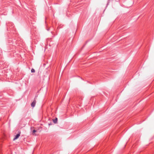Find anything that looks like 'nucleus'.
I'll return each mask as SVG.
<instances>
[{"mask_svg":"<svg viewBox=\"0 0 154 154\" xmlns=\"http://www.w3.org/2000/svg\"><path fill=\"white\" fill-rule=\"evenodd\" d=\"M20 133H19L18 134H16V135L15 136L14 138V139L13 140H14L16 139H17V138H19V136H20Z\"/></svg>","mask_w":154,"mask_h":154,"instance_id":"f257e3e1","label":"nucleus"},{"mask_svg":"<svg viewBox=\"0 0 154 154\" xmlns=\"http://www.w3.org/2000/svg\"><path fill=\"white\" fill-rule=\"evenodd\" d=\"M36 103V101L35 100H34L33 102L31 104V106L32 107H34L35 106Z\"/></svg>","mask_w":154,"mask_h":154,"instance_id":"f03ea898","label":"nucleus"},{"mask_svg":"<svg viewBox=\"0 0 154 154\" xmlns=\"http://www.w3.org/2000/svg\"><path fill=\"white\" fill-rule=\"evenodd\" d=\"M53 121L54 123H57V118H56L55 119H53Z\"/></svg>","mask_w":154,"mask_h":154,"instance_id":"7ed1b4c3","label":"nucleus"},{"mask_svg":"<svg viewBox=\"0 0 154 154\" xmlns=\"http://www.w3.org/2000/svg\"><path fill=\"white\" fill-rule=\"evenodd\" d=\"M31 72H35V70L34 69L32 68L31 70Z\"/></svg>","mask_w":154,"mask_h":154,"instance_id":"20e7f679","label":"nucleus"},{"mask_svg":"<svg viewBox=\"0 0 154 154\" xmlns=\"http://www.w3.org/2000/svg\"><path fill=\"white\" fill-rule=\"evenodd\" d=\"M37 131L35 130H33L32 131L33 134H34Z\"/></svg>","mask_w":154,"mask_h":154,"instance_id":"39448f33","label":"nucleus"},{"mask_svg":"<svg viewBox=\"0 0 154 154\" xmlns=\"http://www.w3.org/2000/svg\"><path fill=\"white\" fill-rule=\"evenodd\" d=\"M51 125V124H49V125Z\"/></svg>","mask_w":154,"mask_h":154,"instance_id":"423d86ee","label":"nucleus"}]
</instances>
